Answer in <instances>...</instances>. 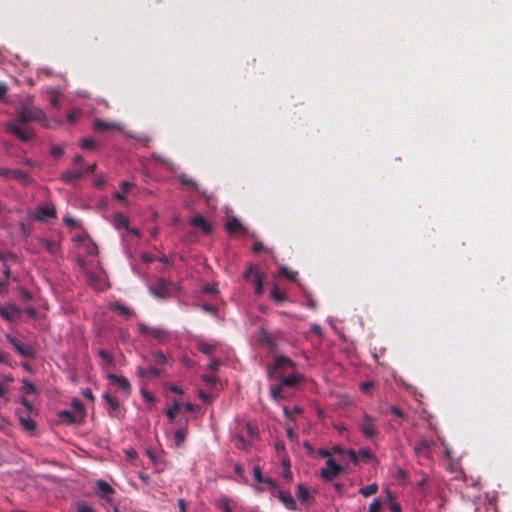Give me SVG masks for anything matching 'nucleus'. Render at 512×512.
Instances as JSON below:
<instances>
[{"label":"nucleus","instance_id":"nucleus-1","mask_svg":"<svg viewBox=\"0 0 512 512\" xmlns=\"http://www.w3.org/2000/svg\"><path fill=\"white\" fill-rule=\"evenodd\" d=\"M44 117L45 114L40 108L30 104H22L17 113V123H8L7 129L9 132L25 141L31 138L32 133L30 130L22 128L19 124L41 121Z\"/></svg>","mask_w":512,"mask_h":512},{"label":"nucleus","instance_id":"nucleus-2","mask_svg":"<svg viewBox=\"0 0 512 512\" xmlns=\"http://www.w3.org/2000/svg\"><path fill=\"white\" fill-rule=\"evenodd\" d=\"M358 429L366 439H373L380 434L378 421L369 414H364L358 423Z\"/></svg>","mask_w":512,"mask_h":512},{"label":"nucleus","instance_id":"nucleus-3","mask_svg":"<svg viewBox=\"0 0 512 512\" xmlns=\"http://www.w3.org/2000/svg\"><path fill=\"white\" fill-rule=\"evenodd\" d=\"M294 362L287 356L279 355L275 356L273 360V367L269 369L268 376L271 379H276V373L279 371L280 373L286 372L289 369H294Z\"/></svg>","mask_w":512,"mask_h":512},{"label":"nucleus","instance_id":"nucleus-4","mask_svg":"<svg viewBox=\"0 0 512 512\" xmlns=\"http://www.w3.org/2000/svg\"><path fill=\"white\" fill-rule=\"evenodd\" d=\"M0 176L8 180H17L24 185H28L33 181L31 176L21 169H9L5 167H0Z\"/></svg>","mask_w":512,"mask_h":512},{"label":"nucleus","instance_id":"nucleus-5","mask_svg":"<svg viewBox=\"0 0 512 512\" xmlns=\"http://www.w3.org/2000/svg\"><path fill=\"white\" fill-rule=\"evenodd\" d=\"M6 339L19 355L30 358L35 357V349L30 344H26L10 334L6 335Z\"/></svg>","mask_w":512,"mask_h":512},{"label":"nucleus","instance_id":"nucleus-6","mask_svg":"<svg viewBox=\"0 0 512 512\" xmlns=\"http://www.w3.org/2000/svg\"><path fill=\"white\" fill-rule=\"evenodd\" d=\"M342 472V467L333 458L326 461V466L321 469L320 475L325 480H333Z\"/></svg>","mask_w":512,"mask_h":512},{"label":"nucleus","instance_id":"nucleus-7","mask_svg":"<svg viewBox=\"0 0 512 512\" xmlns=\"http://www.w3.org/2000/svg\"><path fill=\"white\" fill-rule=\"evenodd\" d=\"M32 216L38 221H46L50 218H56L57 213L55 206L51 203H48L39 205Z\"/></svg>","mask_w":512,"mask_h":512},{"label":"nucleus","instance_id":"nucleus-8","mask_svg":"<svg viewBox=\"0 0 512 512\" xmlns=\"http://www.w3.org/2000/svg\"><path fill=\"white\" fill-rule=\"evenodd\" d=\"M172 282L167 281L164 278H159L154 286L149 288L152 295L157 298H166L170 293Z\"/></svg>","mask_w":512,"mask_h":512},{"label":"nucleus","instance_id":"nucleus-9","mask_svg":"<svg viewBox=\"0 0 512 512\" xmlns=\"http://www.w3.org/2000/svg\"><path fill=\"white\" fill-rule=\"evenodd\" d=\"M21 314V309L14 305H0V316L6 321L12 322Z\"/></svg>","mask_w":512,"mask_h":512},{"label":"nucleus","instance_id":"nucleus-10","mask_svg":"<svg viewBox=\"0 0 512 512\" xmlns=\"http://www.w3.org/2000/svg\"><path fill=\"white\" fill-rule=\"evenodd\" d=\"M433 442L425 438L417 440L413 446L416 455L428 458L431 454V446Z\"/></svg>","mask_w":512,"mask_h":512},{"label":"nucleus","instance_id":"nucleus-11","mask_svg":"<svg viewBox=\"0 0 512 512\" xmlns=\"http://www.w3.org/2000/svg\"><path fill=\"white\" fill-rule=\"evenodd\" d=\"M138 329L142 334L149 335L159 341H163L166 338V332L162 328L149 327L143 323H139Z\"/></svg>","mask_w":512,"mask_h":512},{"label":"nucleus","instance_id":"nucleus-12","mask_svg":"<svg viewBox=\"0 0 512 512\" xmlns=\"http://www.w3.org/2000/svg\"><path fill=\"white\" fill-rule=\"evenodd\" d=\"M107 378L109 379L111 384L117 385L122 390L125 396L130 395L131 385L127 378L115 374H108Z\"/></svg>","mask_w":512,"mask_h":512},{"label":"nucleus","instance_id":"nucleus-13","mask_svg":"<svg viewBox=\"0 0 512 512\" xmlns=\"http://www.w3.org/2000/svg\"><path fill=\"white\" fill-rule=\"evenodd\" d=\"M85 175L84 166L76 169H71L63 172L60 175V180L67 184L73 183L75 180L82 178Z\"/></svg>","mask_w":512,"mask_h":512},{"label":"nucleus","instance_id":"nucleus-14","mask_svg":"<svg viewBox=\"0 0 512 512\" xmlns=\"http://www.w3.org/2000/svg\"><path fill=\"white\" fill-rule=\"evenodd\" d=\"M96 487H97V490H98L101 498H103L107 502L112 501L110 495L114 493V489L112 488V486L109 483H107L104 480H98L96 482Z\"/></svg>","mask_w":512,"mask_h":512},{"label":"nucleus","instance_id":"nucleus-15","mask_svg":"<svg viewBox=\"0 0 512 512\" xmlns=\"http://www.w3.org/2000/svg\"><path fill=\"white\" fill-rule=\"evenodd\" d=\"M279 384L286 388H294L300 382V376L297 373H291L288 376H277Z\"/></svg>","mask_w":512,"mask_h":512},{"label":"nucleus","instance_id":"nucleus-16","mask_svg":"<svg viewBox=\"0 0 512 512\" xmlns=\"http://www.w3.org/2000/svg\"><path fill=\"white\" fill-rule=\"evenodd\" d=\"M258 340L260 343L269 346L271 349H274L277 345L275 335L269 333L265 329H261V331L259 332Z\"/></svg>","mask_w":512,"mask_h":512},{"label":"nucleus","instance_id":"nucleus-17","mask_svg":"<svg viewBox=\"0 0 512 512\" xmlns=\"http://www.w3.org/2000/svg\"><path fill=\"white\" fill-rule=\"evenodd\" d=\"M279 500L284 504V506L291 511L296 510V502L292 495L289 492H285L282 490H279L277 492Z\"/></svg>","mask_w":512,"mask_h":512},{"label":"nucleus","instance_id":"nucleus-18","mask_svg":"<svg viewBox=\"0 0 512 512\" xmlns=\"http://www.w3.org/2000/svg\"><path fill=\"white\" fill-rule=\"evenodd\" d=\"M16 414L19 417V421L22 424V426L29 431H32L36 428L35 422L31 419L30 413H24L21 411V409L16 410Z\"/></svg>","mask_w":512,"mask_h":512},{"label":"nucleus","instance_id":"nucleus-19","mask_svg":"<svg viewBox=\"0 0 512 512\" xmlns=\"http://www.w3.org/2000/svg\"><path fill=\"white\" fill-rule=\"evenodd\" d=\"M13 381V377L10 374L3 375L0 379V399H3L4 402H8L9 398L8 394V384Z\"/></svg>","mask_w":512,"mask_h":512},{"label":"nucleus","instance_id":"nucleus-20","mask_svg":"<svg viewBox=\"0 0 512 512\" xmlns=\"http://www.w3.org/2000/svg\"><path fill=\"white\" fill-rule=\"evenodd\" d=\"M216 347H217L216 342H207L203 339H201L197 342V349L201 353L208 355V356H210L211 354L214 353V351L216 350Z\"/></svg>","mask_w":512,"mask_h":512},{"label":"nucleus","instance_id":"nucleus-21","mask_svg":"<svg viewBox=\"0 0 512 512\" xmlns=\"http://www.w3.org/2000/svg\"><path fill=\"white\" fill-rule=\"evenodd\" d=\"M38 242L41 247L44 248L51 255H55L59 250V244L54 240H49L46 238H39Z\"/></svg>","mask_w":512,"mask_h":512},{"label":"nucleus","instance_id":"nucleus-22","mask_svg":"<svg viewBox=\"0 0 512 512\" xmlns=\"http://www.w3.org/2000/svg\"><path fill=\"white\" fill-rule=\"evenodd\" d=\"M112 223H113V226L115 227V229H117V230L129 229V219L127 216H125L122 213L116 214L113 217Z\"/></svg>","mask_w":512,"mask_h":512},{"label":"nucleus","instance_id":"nucleus-23","mask_svg":"<svg viewBox=\"0 0 512 512\" xmlns=\"http://www.w3.org/2000/svg\"><path fill=\"white\" fill-rule=\"evenodd\" d=\"M225 229L229 233L245 232V228L236 217H232L227 221Z\"/></svg>","mask_w":512,"mask_h":512},{"label":"nucleus","instance_id":"nucleus-24","mask_svg":"<svg viewBox=\"0 0 512 512\" xmlns=\"http://www.w3.org/2000/svg\"><path fill=\"white\" fill-rule=\"evenodd\" d=\"M270 396L275 401H280L287 397L285 388L280 384L270 386Z\"/></svg>","mask_w":512,"mask_h":512},{"label":"nucleus","instance_id":"nucleus-25","mask_svg":"<svg viewBox=\"0 0 512 512\" xmlns=\"http://www.w3.org/2000/svg\"><path fill=\"white\" fill-rule=\"evenodd\" d=\"M190 224L201 228L205 233H209L211 231V225L201 215L192 217L190 219Z\"/></svg>","mask_w":512,"mask_h":512},{"label":"nucleus","instance_id":"nucleus-26","mask_svg":"<svg viewBox=\"0 0 512 512\" xmlns=\"http://www.w3.org/2000/svg\"><path fill=\"white\" fill-rule=\"evenodd\" d=\"M297 498L302 503H310L312 500V496L310 495L309 490L302 484L297 485Z\"/></svg>","mask_w":512,"mask_h":512},{"label":"nucleus","instance_id":"nucleus-27","mask_svg":"<svg viewBox=\"0 0 512 512\" xmlns=\"http://www.w3.org/2000/svg\"><path fill=\"white\" fill-rule=\"evenodd\" d=\"M97 355L103 362V366L113 367L115 365L114 358L112 354L105 349H98Z\"/></svg>","mask_w":512,"mask_h":512},{"label":"nucleus","instance_id":"nucleus-28","mask_svg":"<svg viewBox=\"0 0 512 512\" xmlns=\"http://www.w3.org/2000/svg\"><path fill=\"white\" fill-rule=\"evenodd\" d=\"M110 308L114 312H117V313H119L121 315H124L126 317H130V316L133 315V311L129 307H127V306H125V305H123L121 303H118V302L111 303Z\"/></svg>","mask_w":512,"mask_h":512},{"label":"nucleus","instance_id":"nucleus-29","mask_svg":"<svg viewBox=\"0 0 512 512\" xmlns=\"http://www.w3.org/2000/svg\"><path fill=\"white\" fill-rule=\"evenodd\" d=\"M216 506L222 512H234L231 506V500L227 496H221L217 500Z\"/></svg>","mask_w":512,"mask_h":512},{"label":"nucleus","instance_id":"nucleus-30","mask_svg":"<svg viewBox=\"0 0 512 512\" xmlns=\"http://www.w3.org/2000/svg\"><path fill=\"white\" fill-rule=\"evenodd\" d=\"M252 283L254 285L255 294L256 295H262L263 293V276L260 272L254 273V276L252 278Z\"/></svg>","mask_w":512,"mask_h":512},{"label":"nucleus","instance_id":"nucleus-31","mask_svg":"<svg viewBox=\"0 0 512 512\" xmlns=\"http://www.w3.org/2000/svg\"><path fill=\"white\" fill-rule=\"evenodd\" d=\"M117 128V125L115 123H108L106 121H103L101 119H96L94 121V130L98 132H105L109 129Z\"/></svg>","mask_w":512,"mask_h":512},{"label":"nucleus","instance_id":"nucleus-32","mask_svg":"<svg viewBox=\"0 0 512 512\" xmlns=\"http://www.w3.org/2000/svg\"><path fill=\"white\" fill-rule=\"evenodd\" d=\"M103 399L105 400L111 412H115L119 409V401L116 397L110 395L109 393H104Z\"/></svg>","mask_w":512,"mask_h":512},{"label":"nucleus","instance_id":"nucleus-33","mask_svg":"<svg viewBox=\"0 0 512 512\" xmlns=\"http://www.w3.org/2000/svg\"><path fill=\"white\" fill-rule=\"evenodd\" d=\"M186 437H187V429L185 427H181V428L177 429L175 432V435H174L176 446H178V447L181 446L182 443L185 441Z\"/></svg>","mask_w":512,"mask_h":512},{"label":"nucleus","instance_id":"nucleus-34","mask_svg":"<svg viewBox=\"0 0 512 512\" xmlns=\"http://www.w3.org/2000/svg\"><path fill=\"white\" fill-rule=\"evenodd\" d=\"M59 417L63 422L66 423H75L77 421V417L74 412L63 410L59 413Z\"/></svg>","mask_w":512,"mask_h":512},{"label":"nucleus","instance_id":"nucleus-35","mask_svg":"<svg viewBox=\"0 0 512 512\" xmlns=\"http://www.w3.org/2000/svg\"><path fill=\"white\" fill-rule=\"evenodd\" d=\"M378 491V485L376 483L367 485L365 487L360 488L359 493L364 497H368L374 495Z\"/></svg>","mask_w":512,"mask_h":512},{"label":"nucleus","instance_id":"nucleus-36","mask_svg":"<svg viewBox=\"0 0 512 512\" xmlns=\"http://www.w3.org/2000/svg\"><path fill=\"white\" fill-rule=\"evenodd\" d=\"M180 410V405L177 401H174L173 404L167 409L166 415L170 422H173L177 413Z\"/></svg>","mask_w":512,"mask_h":512},{"label":"nucleus","instance_id":"nucleus-37","mask_svg":"<svg viewBox=\"0 0 512 512\" xmlns=\"http://www.w3.org/2000/svg\"><path fill=\"white\" fill-rule=\"evenodd\" d=\"M359 461L367 462L374 459V454L369 448H362L358 451Z\"/></svg>","mask_w":512,"mask_h":512},{"label":"nucleus","instance_id":"nucleus-38","mask_svg":"<svg viewBox=\"0 0 512 512\" xmlns=\"http://www.w3.org/2000/svg\"><path fill=\"white\" fill-rule=\"evenodd\" d=\"M63 222L70 229H76V228H79L81 226L80 222L77 219H75L72 216H70V215H65L63 217Z\"/></svg>","mask_w":512,"mask_h":512},{"label":"nucleus","instance_id":"nucleus-39","mask_svg":"<svg viewBox=\"0 0 512 512\" xmlns=\"http://www.w3.org/2000/svg\"><path fill=\"white\" fill-rule=\"evenodd\" d=\"M271 297L277 302H282L286 299V295L277 286H274L271 290Z\"/></svg>","mask_w":512,"mask_h":512},{"label":"nucleus","instance_id":"nucleus-40","mask_svg":"<svg viewBox=\"0 0 512 512\" xmlns=\"http://www.w3.org/2000/svg\"><path fill=\"white\" fill-rule=\"evenodd\" d=\"M389 410L398 419V423L401 424V422L405 419L406 414L395 405L390 406Z\"/></svg>","mask_w":512,"mask_h":512},{"label":"nucleus","instance_id":"nucleus-41","mask_svg":"<svg viewBox=\"0 0 512 512\" xmlns=\"http://www.w3.org/2000/svg\"><path fill=\"white\" fill-rule=\"evenodd\" d=\"M153 360L158 364H166L168 363V358L161 351H154L152 353Z\"/></svg>","mask_w":512,"mask_h":512},{"label":"nucleus","instance_id":"nucleus-42","mask_svg":"<svg viewBox=\"0 0 512 512\" xmlns=\"http://www.w3.org/2000/svg\"><path fill=\"white\" fill-rule=\"evenodd\" d=\"M235 439L237 441V443L235 445L236 448L242 449V450H248L250 444L245 440L243 435L238 434L235 436Z\"/></svg>","mask_w":512,"mask_h":512},{"label":"nucleus","instance_id":"nucleus-43","mask_svg":"<svg viewBox=\"0 0 512 512\" xmlns=\"http://www.w3.org/2000/svg\"><path fill=\"white\" fill-rule=\"evenodd\" d=\"M177 178L183 185L192 186L194 188L196 187V182L184 173L179 174Z\"/></svg>","mask_w":512,"mask_h":512},{"label":"nucleus","instance_id":"nucleus-44","mask_svg":"<svg viewBox=\"0 0 512 512\" xmlns=\"http://www.w3.org/2000/svg\"><path fill=\"white\" fill-rule=\"evenodd\" d=\"M23 385H22V391L25 393V394H32L35 392V386L27 379H24L22 381Z\"/></svg>","mask_w":512,"mask_h":512},{"label":"nucleus","instance_id":"nucleus-45","mask_svg":"<svg viewBox=\"0 0 512 512\" xmlns=\"http://www.w3.org/2000/svg\"><path fill=\"white\" fill-rule=\"evenodd\" d=\"M202 380L205 382V384L207 386L212 387V388H214L216 386V384H217V379L213 375L204 374L202 376Z\"/></svg>","mask_w":512,"mask_h":512},{"label":"nucleus","instance_id":"nucleus-46","mask_svg":"<svg viewBox=\"0 0 512 512\" xmlns=\"http://www.w3.org/2000/svg\"><path fill=\"white\" fill-rule=\"evenodd\" d=\"M80 146L83 149H95L96 148V143L92 139L84 138V139L81 140Z\"/></svg>","mask_w":512,"mask_h":512},{"label":"nucleus","instance_id":"nucleus-47","mask_svg":"<svg viewBox=\"0 0 512 512\" xmlns=\"http://www.w3.org/2000/svg\"><path fill=\"white\" fill-rule=\"evenodd\" d=\"M76 511L77 512H95L94 509L92 507H90L88 504H86L85 502L77 503Z\"/></svg>","mask_w":512,"mask_h":512},{"label":"nucleus","instance_id":"nucleus-48","mask_svg":"<svg viewBox=\"0 0 512 512\" xmlns=\"http://www.w3.org/2000/svg\"><path fill=\"white\" fill-rule=\"evenodd\" d=\"M280 274L291 280H295L297 275L296 272L289 271L288 268L285 266L281 267Z\"/></svg>","mask_w":512,"mask_h":512},{"label":"nucleus","instance_id":"nucleus-49","mask_svg":"<svg viewBox=\"0 0 512 512\" xmlns=\"http://www.w3.org/2000/svg\"><path fill=\"white\" fill-rule=\"evenodd\" d=\"M202 310L205 311L206 313H209L213 316H217L218 315V310L215 306L211 305V304H203L201 306Z\"/></svg>","mask_w":512,"mask_h":512},{"label":"nucleus","instance_id":"nucleus-50","mask_svg":"<svg viewBox=\"0 0 512 512\" xmlns=\"http://www.w3.org/2000/svg\"><path fill=\"white\" fill-rule=\"evenodd\" d=\"M21 404H22V407L20 409H21L22 412H24V413H30L31 412L32 405L30 404V402L25 397L21 398Z\"/></svg>","mask_w":512,"mask_h":512},{"label":"nucleus","instance_id":"nucleus-51","mask_svg":"<svg viewBox=\"0 0 512 512\" xmlns=\"http://www.w3.org/2000/svg\"><path fill=\"white\" fill-rule=\"evenodd\" d=\"M381 510V501L378 499H374L373 502L369 506L368 512H380Z\"/></svg>","mask_w":512,"mask_h":512},{"label":"nucleus","instance_id":"nucleus-52","mask_svg":"<svg viewBox=\"0 0 512 512\" xmlns=\"http://www.w3.org/2000/svg\"><path fill=\"white\" fill-rule=\"evenodd\" d=\"M253 476L258 483L262 482L264 477L262 475V470H261L260 466H254Z\"/></svg>","mask_w":512,"mask_h":512},{"label":"nucleus","instance_id":"nucleus-53","mask_svg":"<svg viewBox=\"0 0 512 512\" xmlns=\"http://www.w3.org/2000/svg\"><path fill=\"white\" fill-rule=\"evenodd\" d=\"M347 456L349 457V460L356 464L359 462V456H358V452H355L353 449H349L347 452H346Z\"/></svg>","mask_w":512,"mask_h":512},{"label":"nucleus","instance_id":"nucleus-54","mask_svg":"<svg viewBox=\"0 0 512 512\" xmlns=\"http://www.w3.org/2000/svg\"><path fill=\"white\" fill-rule=\"evenodd\" d=\"M50 153L54 157H60L64 153V149L60 145H55L51 148Z\"/></svg>","mask_w":512,"mask_h":512},{"label":"nucleus","instance_id":"nucleus-55","mask_svg":"<svg viewBox=\"0 0 512 512\" xmlns=\"http://www.w3.org/2000/svg\"><path fill=\"white\" fill-rule=\"evenodd\" d=\"M220 366V361L216 358H211L209 364L207 365V369L210 371H216Z\"/></svg>","mask_w":512,"mask_h":512},{"label":"nucleus","instance_id":"nucleus-56","mask_svg":"<svg viewBox=\"0 0 512 512\" xmlns=\"http://www.w3.org/2000/svg\"><path fill=\"white\" fill-rule=\"evenodd\" d=\"M80 117V111L79 110H71L67 114V119L70 122L76 121Z\"/></svg>","mask_w":512,"mask_h":512},{"label":"nucleus","instance_id":"nucleus-57","mask_svg":"<svg viewBox=\"0 0 512 512\" xmlns=\"http://www.w3.org/2000/svg\"><path fill=\"white\" fill-rule=\"evenodd\" d=\"M374 387L373 381H366L360 385V389L364 393H368Z\"/></svg>","mask_w":512,"mask_h":512},{"label":"nucleus","instance_id":"nucleus-58","mask_svg":"<svg viewBox=\"0 0 512 512\" xmlns=\"http://www.w3.org/2000/svg\"><path fill=\"white\" fill-rule=\"evenodd\" d=\"M198 395L206 403H211L213 400V396L209 393L204 392L203 390H200Z\"/></svg>","mask_w":512,"mask_h":512},{"label":"nucleus","instance_id":"nucleus-59","mask_svg":"<svg viewBox=\"0 0 512 512\" xmlns=\"http://www.w3.org/2000/svg\"><path fill=\"white\" fill-rule=\"evenodd\" d=\"M258 272L253 266H250L246 272L244 273V279L245 280H251L252 281V278L254 276V273Z\"/></svg>","mask_w":512,"mask_h":512},{"label":"nucleus","instance_id":"nucleus-60","mask_svg":"<svg viewBox=\"0 0 512 512\" xmlns=\"http://www.w3.org/2000/svg\"><path fill=\"white\" fill-rule=\"evenodd\" d=\"M162 374V370L159 368H156L154 366L148 367V375H152L154 377H160Z\"/></svg>","mask_w":512,"mask_h":512},{"label":"nucleus","instance_id":"nucleus-61","mask_svg":"<svg viewBox=\"0 0 512 512\" xmlns=\"http://www.w3.org/2000/svg\"><path fill=\"white\" fill-rule=\"evenodd\" d=\"M261 483L269 486L272 489H275L277 486L275 481L270 477H264Z\"/></svg>","mask_w":512,"mask_h":512},{"label":"nucleus","instance_id":"nucleus-62","mask_svg":"<svg viewBox=\"0 0 512 512\" xmlns=\"http://www.w3.org/2000/svg\"><path fill=\"white\" fill-rule=\"evenodd\" d=\"M246 429H247V433L249 435H251V436L257 435V428L253 424H251L250 422H248L246 424Z\"/></svg>","mask_w":512,"mask_h":512},{"label":"nucleus","instance_id":"nucleus-63","mask_svg":"<svg viewBox=\"0 0 512 512\" xmlns=\"http://www.w3.org/2000/svg\"><path fill=\"white\" fill-rule=\"evenodd\" d=\"M134 186V183L132 182H129V181H123L121 184H120V188L122 190L123 193L127 192L131 187Z\"/></svg>","mask_w":512,"mask_h":512},{"label":"nucleus","instance_id":"nucleus-64","mask_svg":"<svg viewBox=\"0 0 512 512\" xmlns=\"http://www.w3.org/2000/svg\"><path fill=\"white\" fill-rule=\"evenodd\" d=\"M202 291L204 293H207V294H212V293H216L217 292V289H216V286L215 285H205L202 289Z\"/></svg>","mask_w":512,"mask_h":512}]
</instances>
